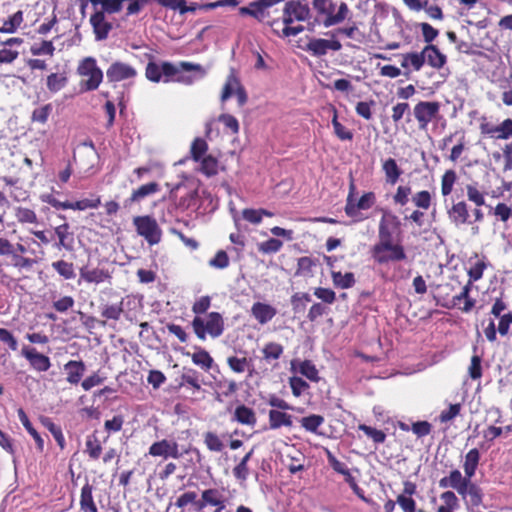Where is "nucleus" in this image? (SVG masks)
Returning <instances> with one entry per match:
<instances>
[{"instance_id":"nucleus-1","label":"nucleus","mask_w":512,"mask_h":512,"mask_svg":"<svg viewBox=\"0 0 512 512\" xmlns=\"http://www.w3.org/2000/svg\"><path fill=\"white\" fill-rule=\"evenodd\" d=\"M379 240L370 250L371 258L378 265H385L390 262H401L406 260L405 248L400 243H393L392 233L382 219L378 227Z\"/></svg>"},{"instance_id":"nucleus-2","label":"nucleus","mask_w":512,"mask_h":512,"mask_svg":"<svg viewBox=\"0 0 512 512\" xmlns=\"http://www.w3.org/2000/svg\"><path fill=\"white\" fill-rule=\"evenodd\" d=\"M192 329L199 340L204 341L207 335L217 338L224 331V320L219 312H210L206 318L195 316L191 322Z\"/></svg>"},{"instance_id":"nucleus-3","label":"nucleus","mask_w":512,"mask_h":512,"mask_svg":"<svg viewBox=\"0 0 512 512\" xmlns=\"http://www.w3.org/2000/svg\"><path fill=\"white\" fill-rule=\"evenodd\" d=\"M76 71L83 78L80 82L81 91H94L103 80V72L97 65L96 59L91 56L83 58Z\"/></svg>"},{"instance_id":"nucleus-4","label":"nucleus","mask_w":512,"mask_h":512,"mask_svg":"<svg viewBox=\"0 0 512 512\" xmlns=\"http://www.w3.org/2000/svg\"><path fill=\"white\" fill-rule=\"evenodd\" d=\"M312 6L320 16L324 17L323 25L325 27L342 23L349 13V8L345 2H341L337 8L333 0H313Z\"/></svg>"},{"instance_id":"nucleus-5","label":"nucleus","mask_w":512,"mask_h":512,"mask_svg":"<svg viewBox=\"0 0 512 512\" xmlns=\"http://www.w3.org/2000/svg\"><path fill=\"white\" fill-rule=\"evenodd\" d=\"M146 57L149 61L145 68V77L149 81L153 83L161 81L169 83L172 81L173 76L177 74V66L175 64L169 61L157 63L152 54H146Z\"/></svg>"},{"instance_id":"nucleus-6","label":"nucleus","mask_w":512,"mask_h":512,"mask_svg":"<svg viewBox=\"0 0 512 512\" xmlns=\"http://www.w3.org/2000/svg\"><path fill=\"white\" fill-rule=\"evenodd\" d=\"M138 235L143 237L150 246L156 245L161 241L162 230L155 218L149 215L136 216L133 218Z\"/></svg>"},{"instance_id":"nucleus-7","label":"nucleus","mask_w":512,"mask_h":512,"mask_svg":"<svg viewBox=\"0 0 512 512\" xmlns=\"http://www.w3.org/2000/svg\"><path fill=\"white\" fill-rule=\"evenodd\" d=\"M450 221L456 226L471 225L474 222H481L484 219V214L480 208H475L472 211V217L469 214L468 205L465 201L454 203L447 211Z\"/></svg>"},{"instance_id":"nucleus-8","label":"nucleus","mask_w":512,"mask_h":512,"mask_svg":"<svg viewBox=\"0 0 512 512\" xmlns=\"http://www.w3.org/2000/svg\"><path fill=\"white\" fill-rule=\"evenodd\" d=\"M176 66L177 74L173 76L171 82L192 85L196 81L203 79L207 74L206 69L200 64L181 61Z\"/></svg>"},{"instance_id":"nucleus-9","label":"nucleus","mask_w":512,"mask_h":512,"mask_svg":"<svg viewBox=\"0 0 512 512\" xmlns=\"http://www.w3.org/2000/svg\"><path fill=\"white\" fill-rule=\"evenodd\" d=\"M440 103L437 101H419L413 108V115L421 130H426L429 123L440 118Z\"/></svg>"},{"instance_id":"nucleus-10","label":"nucleus","mask_w":512,"mask_h":512,"mask_svg":"<svg viewBox=\"0 0 512 512\" xmlns=\"http://www.w3.org/2000/svg\"><path fill=\"white\" fill-rule=\"evenodd\" d=\"M376 203V195L374 192L369 191L364 193L358 200H351L345 204V214L352 219L354 223L362 222L368 217L361 211L372 208Z\"/></svg>"},{"instance_id":"nucleus-11","label":"nucleus","mask_w":512,"mask_h":512,"mask_svg":"<svg viewBox=\"0 0 512 512\" xmlns=\"http://www.w3.org/2000/svg\"><path fill=\"white\" fill-rule=\"evenodd\" d=\"M235 93L239 106L246 104L248 97L234 69H231L221 93V101H227Z\"/></svg>"},{"instance_id":"nucleus-12","label":"nucleus","mask_w":512,"mask_h":512,"mask_svg":"<svg viewBox=\"0 0 512 512\" xmlns=\"http://www.w3.org/2000/svg\"><path fill=\"white\" fill-rule=\"evenodd\" d=\"M330 39L310 38L304 48L305 51L314 57H321L327 54L329 50L339 51L342 49V44L335 38L334 33H329Z\"/></svg>"},{"instance_id":"nucleus-13","label":"nucleus","mask_w":512,"mask_h":512,"mask_svg":"<svg viewBox=\"0 0 512 512\" xmlns=\"http://www.w3.org/2000/svg\"><path fill=\"white\" fill-rule=\"evenodd\" d=\"M310 18V8L299 0H290L285 3L282 19L284 24L295 21H305Z\"/></svg>"},{"instance_id":"nucleus-14","label":"nucleus","mask_w":512,"mask_h":512,"mask_svg":"<svg viewBox=\"0 0 512 512\" xmlns=\"http://www.w3.org/2000/svg\"><path fill=\"white\" fill-rule=\"evenodd\" d=\"M153 457H163L164 459H179L183 456V452L179 450V445L174 440L162 439L154 442L148 451Z\"/></svg>"},{"instance_id":"nucleus-15","label":"nucleus","mask_w":512,"mask_h":512,"mask_svg":"<svg viewBox=\"0 0 512 512\" xmlns=\"http://www.w3.org/2000/svg\"><path fill=\"white\" fill-rule=\"evenodd\" d=\"M137 76V70L130 64L115 61L106 70V77L108 82L116 83L129 79H133Z\"/></svg>"},{"instance_id":"nucleus-16","label":"nucleus","mask_w":512,"mask_h":512,"mask_svg":"<svg viewBox=\"0 0 512 512\" xmlns=\"http://www.w3.org/2000/svg\"><path fill=\"white\" fill-rule=\"evenodd\" d=\"M21 355L37 372H46L51 367L50 358L42 353H39L35 348L24 346L21 350Z\"/></svg>"},{"instance_id":"nucleus-17","label":"nucleus","mask_w":512,"mask_h":512,"mask_svg":"<svg viewBox=\"0 0 512 512\" xmlns=\"http://www.w3.org/2000/svg\"><path fill=\"white\" fill-rule=\"evenodd\" d=\"M471 282H467L463 287L459 294L454 295L451 300L442 304L445 308H453L459 305L461 301H464V305L459 307V309L464 313H469L476 304V300L470 297V291L472 289Z\"/></svg>"},{"instance_id":"nucleus-18","label":"nucleus","mask_w":512,"mask_h":512,"mask_svg":"<svg viewBox=\"0 0 512 512\" xmlns=\"http://www.w3.org/2000/svg\"><path fill=\"white\" fill-rule=\"evenodd\" d=\"M421 53L424 57V64L427 63L433 69L440 70L447 63V56L434 44L426 45Z\"/></svg>"},{"instance_id":"nucleus-19","label":"nucleus","mask_w":512,"mask_h":512,"mask_svg":"<svg viewBox=\"0 0 512 512\" xmlns=\"http://www.w3.org/2000/svg\"><path fill=\"white\" fill-rule=\"evenodd\" d=\"M403 3L412 11L419 12L424 10L426 14L434 20L444 18L442 9L438 5H429L428 0H402Z\"/></svg>"},{"instance_id":"nucleus-20","label":"nucleus","mask_w":512,"mask_h":512,"mask_svg":"<svg viewBox=\"0 0 512 512\" xmlns=\"http://www.w3.org/2000/svg\"><path fill=\"white\" fill-rule=\"evenodd\" d=\"M96 40H105L112 29V24L105 19L103 11H96L90 17Z\"/></svg>"},{"instance_id":"nucleus-21","label":"nucleus","mask_w":512,"mask_h":512,"mask_svg":"<svg viewBox=\"0 0 512 512\" xmlns=\"http://www.w3.org/2000/svg\"><path fill=\"white\" fill-rule=\"evenodd\" d=\"M276 314V308L267 303L255 302L251 307V315L261 325H265L270 322Z\"/></svg>"},{"instance_id":"nucleus-22","label":"nucleus","mask_w":512,"mask_h":512,"mask_svg":"<svg viewBox=\"0 0 512 512\" xmlns=\"http://www.w3.org/2000/svg\"><path fill=\"white\" fill-rule=\"evenodd\" d=\"M291 367L311 382L318 383L321 379L318 369L311 360H293Z\"/></svg>"},{"instance_id":"nucleus-23","label":"nucleus","mask_w":512,"mask_h":512,"mask_svg":"<svg viewBox=\"0 0 512 512\" xmlns=\"http://www.w3.org/2000/svg\"><path fill=\"white\" fill-rule=\"evenodd\" d=\"M80 278L86 283L99 284L111 278L108 270L101 268H89L88 265L82 266L79 270Z\"/></svg>"},{"instance_id":"nucleus-24","label":"nucleus","mask_w":512,"mask_h":512,"mask_svg":"<svg viewBox=\"0 0 512 512\" xmlns=\"http://www.w3.org/2000/svg\"><path fill=\"white\" fill-rule=\"evenodd\" d=\"M55 235L58 238V243L56 244L57 248H63L68 252H72L74 250V235L73 232L70 231V226L68 223H63L54 228Z\"/></svg>"},{"instance_id":"nucleus-25","label":"nucleus","mask_w":512,"mask_h":512,"mask_svg":"<svg viewBox=\"0 0 512 512\" xmlns=\"http://www.w3.org/2000/svg\"><path fill=\"white\" fill-rule=\"evenodd\" d=\"M401 57V67L406 70V75L411 71H420L424 66V57L421 52L404 53Z\"/></svg>"},{"instance_id":"nucleus-26","label":"nucleus","mask_w":512,"mask_h":512,"mask_svg":"<svg viewBox=\"0 0 512 512\" xmlns=\"http://www.w3.org/2000/svg\"><path fill=\"white\" fill-rule=\"evenodd\" d=\"M93 490V485L88 482L82 486L79 501L82 512H99L94 501Z\"/></svg>"},{"instance_id":"nucleus-27","label":"nucleus","mask_w":512,"mask_h":512,"mask_svg":"<svg viewBox=\"0 0 512 512\" xmlns=\"http://www.w3.org/2000/svg\"><path fill=\"white\" fill-rule=\"evenodd\" d=\"M268 423L269 428L272 430L279 429L283 426L291 427L293 424L292 415L284 412V410L271 409L268 414Z\"/></svg>"},{"instance_id":"nucleus-28","label":"nucleus","mask_w":512,"mask_h":512,"mask_svg":"<svg viewBox=\"0 0 512 512\" xmlns=\"http://www.w3.org/2000/svg\"><path fill=\"white\" fill-rule=\"evenodd\" d=\"M179 190H184V194L180 197L177 202V206L182 210H186L196 204V200L198 197L197 189H188L185 185H177L174 190L171 191V197L174 196V193Z\"/></svg>"},{"instance_id":"nucleus-29","label":"nucleus","mask_w":512,"mask_h":512,"mask_svg":"<svg viewBox=\"0 0 512 512\" xmlns=\"http://www.w3.org/2000/svg\"><path fill=\"white\" fill-rule=\"evenodd\" d=\"M64 369L67 371V382L76 385L80 382L86 367L83 361L70 360L64 365Z\"/></svg>"},{"instance_id":"nucleus-30","label":"nucleus","mask_w":512,"mask_h":512,"mask_svg":"<svg viewBox=\"0 0 512 512\" xmlns=\"http://www.w3.org/2000/svg\"><path fill=\"white\" fill-rule=\"evenodd\" d=\"M382 171L385 174L386 183L390 185H395L403 173L402 169L393 158H388L383 161Z\"/></svg>"},{"instance_id":"nucleus-31","label":"nucleus","mask_w":512,"mask_h":512,"mask_svg":"<svg viewBox=\"0 0 512 512\" xmlns=\"http://www.w3.org/2000/svg\"><path fill=\"white\" fill-rule=\"evenodd\" d=\"M124 299L121 298L119 301L114 303H105L100 306V314L106 320L118 321L124 311L123 308Z\"/></svg>"},{"instance_id":"nucleus-32","label":"nucleus","mask_w":512,"mask_h":512,"mask_svg":"<svg viewBox=\"0 0 512 512\" xmlns=\"http://www.w3.org/2000/svg\"><path fill=\"white\" fill-rule=\"evenodd\" d=\"M233 419L242 425L254 426L257 422L254 410L241 404L235 408Z\"/></svg>"},{"instance_id":"nucleus-33","label":"nucleus","mask_w":512,"mask_h":512,"mask_svg":"<svg viewBox=\"0 0 512 512\" xmlns=\"http://www.w3.org/2000/svg\"><path fill=\"white\" fill-rule=\"evenodd\" d=\"M480 459L481 455L477 448H473L466 453L463 463V469L466 476L472 479L476 473Z\"/></svg>"},{"instance_id":"nucleus-34","label":"nucleus","mask_w":512,"mask_h":512,"mask_svg":"<svg viewBox=\"0 0 512 512\" xmlns=\"http://www.w3.org/2000/svg\"><path fill=\"white\" fill-rule=\"evenodd\" d=\"M103 448L96 432L88 435L85 441L84 452L88 455L89 459L96 461L100 458Z\"/></svg>"},{"instance_id":"nucleus-35","label":"nucleus","mask_w":512,"mask_h":512,"mask_svg":"<svg viewBox=\"0 0 512 512\" xmlns=\"http://www.w3.org/2000/svg\"><path fill=\"white\" fill-rule=\"evenodd\" d=\"M222 495V492L217 488L203 490L201 493V499L196 503V510L202 511L207 506L213 507Z\"/></svg>"},{"instance_id":"nucleus-36","label":"nucleus","mask_w":512,"mask_h":512,"mask_svg":"<svg viewBox=\"0 0 512 512\" xmlns=\"http://www.w3.org/2000/svg\"><path fill=\"white\" fill-rule=\"evenodd\" d=\"M160 190V186L157 182H150L144 185H141L137 189L133 190L127 202L134 203L139 202L145 197L155 194Z\"/></svg>"},{"instance_id":"nucleus-37","label":"nucleus","mask_w":512,"mask_h":512,"mask_svg":"<svg viewBox=\"0 0 512 512\" xmlns=\"http://www.w3.org/2000/svg\"><path fill=\"white\" fill-rule=\"evenodd\" d=\"M18 417L27 432L33 437V439L36 442V446L39 452H43L44 450V440L41 437V435L37 432V430L33 427L32 423L30 422L27 414L25 411L20 408L18 410Z\"/></svg>"},{"instance_id":"nucleus-38","label":"nucleus","mask_w":512,"mask_h":512,"mask_svg":"<svg viewBox=\"0 0 512 512\" xmlns=\"http://www.w3.org/2000/svg\"><path fill=\"white\" fill-rule=\"evenodd\" d=\"M325 419L322 415L319 414H311L305 417H302L299 422L300 425L305 431L313 433L315 435H320L319 428L323 425Z\"/></svg>"},{"instance_id":"nucleus-39","label":"nucleus","mask_w":512,"mask_h":512,"mask_svg":"<svg viewBox=\"0 0 512 512\" xmlns=\"http://www.w3.org/2000/svg\"><path fill=\"white\" fill-rule=\"evenodd\" d=\"M330 111L333 114L332 125L336 137L341 141H351L353 139V132L338 121V111L335 106L331 105Z\"/></svg>"},{"instance_id":"nucleus-40","label":"nucleus","mask_w":512,"mask_h":512,"mask_svg":"<svg viewBox=\"0 0 512 512\" xmlns=\"http://www.w3.org/2000/svg\"><path fill=\"white\" fill-rule=\"evenodd\" d=\"M463 492H460V495L465 498L466 496L469 497V502L472 506L478 507L482 504L483 501V493L481 488L471 482V480L468 481L467 485L463 489Z\"/></svg>"},{"instance_id":"nucleus-41","label":"nucleus","mask_w":512,"mask_h":512,"mask_svg":"<svg viewBox=\"0 0 512 512\" xmlns=\"http://www.w3.org/2000/svg\"><path fill=\"white\" fill-rule=\"evenodd\" d=\"M68 83L66 72L51 73L47 76L46 86L51 93H57Z\"/></svg>"},{"instance_id":"nucleus-42","label":"nucleus","mask_w":512,"mask_h":512,"mask_svg":"<svg viewBox=\"0 0 512 512\" xmlns=\"http://www.w3.org/2000/svg\"><path fill=\"white\" fill-rule=\"evenodd\" d=\"M23 21V11L18 10L13 15L9 16L8 19L3 21L2 26H0V32L9 34L14 33L22 25Z\"/></svg>"},{"instance_id":"nucleus-43","label":"nucleus","mask_w":512,"mask_h":512,"mask_svg":"<svg viewBox=\"0 0 512 512\" xmlns=\"http://www.w3.org/2000/svg\"><path fill=\"white\" fill-rule=\"evenodd\" d=\"M199 171L206 177H213L218 174L219 162L217 158L212 155H206L200 161Z\"/></svg>"},{"instance_id":"nucleus-44","label":"nucleus","mask_w":512,"mask_h":512,"mask_svg":"<svg viewBox=\"0 0 512 512\" xmlns=\"http://www.w3.org/2000/svg\"><path fill=\"white\" fill-rule=\"evenodd\" d=\"M284 352V347L276 342H268L262 348L263 359L267 362L278 360Z\"/></svg>"},{"instance_id":"nucleus-45","label":"nucleus","mask_w":512,"mask_h":512,"mask_svg":"<svg viewBox=\"0 0 512 512\" xmlns=\"http://www.w3.org/2000/svg\"><path fill=\"white\" fill-rule=\"evenodd\" d=\"M316 261L308 256L300 257L297 261L296 276L312 277Z\"/></svg>"},{"instance_id":"nucleus-46","label":"nucleus","mask_w":512,"mask_h":512,"mask_svg":"<svg viewBox=\"0 0 512 512\" xmlns=\"http://www.w3.org/2000/svg\"><path fill=\"white\" fill-rule=\"evenodd\" d=\"M263 216L266 217H273L274 214L266 209H252V208H246L242 211V217L246 221L252 223V224H259L261 223Z\"/></svg>"},{"instance_id":"nucleus-47","label":"nucleus","mask_w":512,"mask_h":512,"mask_svg":"<svg viewBox=\"0 0 512 512\" xmlns=\"http://www.w3.org/2000/svg\"><path fill=\"white\" fill-rule=\"evenodd\" d=\"M208 151V144L206 140L203 138L197 137L195 138L190 147V155L193 161L199 162L201 159H203L206 156V153Z\"/></svg>"},{"instance_id":"nucleus-48","label":"nucleus","mask_w":512,"mask_h":512,"mask_svg":"<svg viewBox=\"0 0 512 512\" xmlns=\"http://www.w3.org/2000/svg\"><path fill=\"white\" fill-rule=\"evenodd\" d=\"M52 268L65 280L74 279L76 274L72 262L58 260L52 263Z\"/></svg>"},{"instance_id":"nucleus-49","label":"nucleus","mask_w":512,"mask_h":512,"mask_svg":"<svg viewBox=\"0 0 512 512\" xmlns=\"http://www.w3.org/2000/svg\"><path fill=\"white\" fill-rule=\"evenodd\" d=\"M331 276H332L334 285L341 289L351 288L354 286V284L356 282L355 276L352 272H347L345 274H342L341 272L333 271Z\"/></svg>"},{"instance_id":"nucleus-50","label":"nucleus","mask_w":512,"mask_h":512,"mask_svg":"<svg viewBox=\"0 0 512 512\" xmlns=\"http://www.w3.org/2000/svg\"><path fill=\"white\" fill-rule=\"evenodd\" d=\"M101 204V198L98 195H91L90 198H85L75 202H70V209L83 211L86 209H96Z\"/></svg>"},{"instance_id":"nucleus-51","label":"nucleus","mask_w":512,"mask_h":512,"mask_svg":"<svg viewBox=\"0 0 512 512\" xmlns=\"http://www.w3.org/2000/svg\"><path fill=\"white\" fill-rule=\"evenodd\" d=\"M469 480H471V478L466 475L463 477L458 469L452 470L449 474L450 487L455 489L459 494L464 491L463 489Z\"/></svg>"},{"instance_id":"nucleus-52","label":"nucleus","mask_w":512,"mask_h":512,"mask_svg":"<svg viewBox=\"0 0 512 512\" xmlns=\"http://www.w3.org/2000/svg\"><path fill=\"white\" fill-rule=\"evenodd\" d=\"M411 200L418 209L428 210L432 204V195L428 190H421L416 192Z\"/></svg>"},{"instance_id":"nucleus-53","label":"nucleus","mask_w":512,"mask_h":512,"mask_svg":"<svg viewBox=\"0 0 512 512\" xmlns=\"http://www.w3.org/2000/svg\"><path fill=\"white\" fill-rule=\"evenodd\" d=\"M192 361L195 365L200 366L205 371H209L213 365V358L204 349H200L199 351L193 353Z\"/></svg>"},{"instance_id":"nucleus-54","label":"nucleus","mask_w":512,"mask_h":512,"mask_svg":"<svg viewBox=\"0 0 512 512\" xmlns=\"http://www.w3.org/2000/svg\"><path fill=\"white\" fill-rule=\"evenodd\" d=\"M204 444L211 452H221L224 449V443L221 438L212 431L204 433Z\"/></svg>"},{"instance_id":"nucleus-55","label":"nucleus","mask_w":512,"mask_h":512,"mask_svg":"<svg viewBox=\"0 0 512 512\" xmlns=\"http://www.w3.org/2000/svg\"><path fill=\"white\" fill-rule=\"evenodd\" d=\"M457 180L456 172L452 169L445 171L441 178V193L448 196L453 191V186Z\"/></svg>"},{"instance_id":"nucleus-56","label":"nucleus","mask_w":512,"mask_h":512,"mask_svg":"<svg viewBox=\"0 0 512 512\" xmlns=\"http://www.w3.org/2000/svg\"><path fill=\"white\" fill-rule=\"evenodd\" d=\"M487 268V262L484 259H478L467 271L469 279L467 282H474L483 277L484 270Z\"/></svg>"},{"instance_id":"nucleus-57","label":"nucleus","mask_w":512,"mask_h":512,"mask_svg":"<svg viewBox=\"0 0 512 512\" xmlns=\"http://www.w3.org/2000/svg\"><path fill=\"white\" fill-rule=\"evenodd\" d=\"M412 194V188L409 185H399L393 195L395 205L404 207L409 202V196Z\"/></svg>"},{"instance_id":"nucleus-58","label":"nucleus","mask_w":512,"mask_h":512,"mask_svg":"<svg viewBox=\"0 0 512 512\" xmlns=\"http://www.w3.org/2000/svg\"><path fill=\"white\" fill-rule=\"evenodd\" d=\"M53 110L52 104L48 103L45 105H42L41 107H38L33 110L31 115L32 122H37L40 124H45L51 115Z\"/></svg>"},{"instance_id":"nucleus-59","label":"nucleus","mask_w":512,"mask_h":512,"mask_svg":"<svg viewBox=\"0 0 512 512\" xmlns=\"http://www.w3.org/2000/svg\"><path fill=\"white\" fill-rule=\"evenodd\" d=\"M358 429L363 431L367 437L371 438L375 444H382L386 440V434L382 430H378L366 424H359Z\"/></svg>"},{"instance_id":"nucleus-60","label":"nucleus","mask_w":512,"mask_h":512,"mask_svg":"<svg viewBox=\"0 0 512 512\" xmlns=\"http://www.w3.org/2000/svg\"><path fill=\"white\" fill-rule=\"evenodd\" d=\"M9 257L12 260L13 267L18 270H22V269L30 270L34 266V264H36L35 259L25 257L18 253H13Z\"/></svg>"},{"instance_id":"nucleus-61","label":"nucleus","mask_w":512,"mask_h":512,"mask_svg":"<svg viewBox=\"0 0 512 512\" xmlns=\"http://www.w3.org/2000/svg\"><path fill=\"white\" fill-rule=\"evenodd\" d=\"M227 364L233 372L243 373L249 368L250 361L246 357L230 356L227 358Z\"/></svg>"},{"instance_id":"nucleus-62","label":"nucleus","mask_w":512,"mask_h":512,"mask_svg":"<svg viewBox=\"0 0 512 512\" xmlns=\"http://www.w3.org/2000/svg\"><path fill=\"white\" fill-rule=\"evenodd\" d=\"M289 385L292 394L295 397H300L303 394V392L307 391L310 388L309 384L305 380L297 376H292L289 378Z\"/></svg>"},{"instance_id":"nucleus-63","label":"nucleus","mask_w":512,"mask_h":512,"mask_svg":"<svg viewBox=\"0 0 512 512\" xmlns=\"http://www.w3.org/2000/svg\"><path fill=\"white\" fill-rule=\"evenodd\" d=\"M211 307V297L208 295L201 296L192 305V312L195 316H201L205 314Z\"/></svg>"},{"instance_id":"nucleus-64","label":"nucleus","mask_w":512,"mask_h":512,"mask_svg":"<svg viewBox=\"0 0 512 512\" xmlns=\"http://www.w3.org/2000/svg\"><path fill=\"white\" fill-rule=\"evenodd\" d=\"M512 138V119L507 118L497 125L496 139L506 140Z\"/></svg>"}]
</instances>
